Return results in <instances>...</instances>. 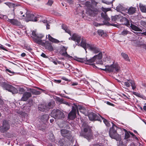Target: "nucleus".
Returning <instances> with one entry per match:
<instances>
[{"label": "nucleus", "mask_w": 146, "mask_h": 146, "mask_svg": "<svg viewBox=\"0 0 146 146\" xmlns=\"http://www.w3.org/2000/svg\"><path fill=\"white\" fill-rule=\"evenodd\" d=\"M81 39V37L79 35L76 34H74L71 38L72 40L75 41L77 42L76 43V44L78 46L80 45L86 51V50L87 48V45H89L90 44L87 43L86 40L83 38H81V42L80 43L79 42L80 41Z\"/></svg>", "instance_id": "1"}, {"label": "nucleus", "mask_w": 146, "mask_h": 146, "mask_svg": "<svg viewBox=\"0 0 146 146\" xmlns=\"http://www.w3.org/2000/svg\"><path fill=\"white\" fill-rule=\"evenodd\" d=\"M123 15L125 16V14H123L121 13L118 15H116L112 17V20L113 21H120L121 22H123L124 24H125L127 26L130 25V23L128 20L123 16Z\"/></svg>", "instance_id": "2"}, {"label": "nucleus", "mask_w": 146, "mask_h": 146, "mask_svg": "<svg viewBox=\"0 0 146 146\" xmlns=\"http://www.w3.org/2000/svg\"><path fill=\"white\" fill-rule=\"evenodd\" d=\"M51 116L55 119H62L65 117L64 113L58 109L53 110L51 113Z\"/></svg>", "instance_id": "3"}, {"label": "nucleus", "mask_w": 146, "mask_h": 146, "mask_svg": "<svg viewBox=\"0 0 146 146\" xmlns=\"http://www.w3.org/2000/svg\"><path fill=\"white\" fill-rule=\"evenodd\" d=\"M101 69L110 72H118L120 69V67L117 64H113L110 66H106L105 68H100Z\"/></svg>", "instance_id": "4"}, {"label": "nucleus", "mask_w": 146, "mask_h": 146, "mask_svg": "<svg viewBox=\"0 0 146 146\" xmlns=\"http://www.w3.org/2000/svg\"><path fill=\"white\" fill-rule=\"evenodd\" d=\"M25 15H25H23L22 16L23 17H26V21L27 22L29 21L36 22L38 20V19L40 17H37L35 15L30 13L27 11L26 12Z\"/></svg>", "instance_id": "5"}, {"label": "nucleus", "mask_w": 146, "mask_h": 146, "mask_svg": "<svg viewBox=\"0 0 146 146\" xmlns=\"http://www.w3.org/2000/svg\"><path fill=\"white\" fill-rule=\"evenodd\" d=\"M32 36L35 42L39 44H42L44 42L41 39L44 36L42 34L36 35V32L35 31H32Z\"/></svg>", "instance_id": "6"}, {"label": "nucleus", "mask_w": 146, "mask_h": 146, "mask_svg": "<svg viewBox=\"0 0 146 146\" xmlns=\"http://www.w3.org/2000/svg\"><path fill=\"white\" fill-rule=\"evenodd\" d=\"M85 5L87 8V11L88 12L90 15H93L96 14L98 12V11L96 9H94L92 6L91 5L90 2L89 1L86 2L85 3Z\"/></svg>", "instance_id": "7"}, {"label": "nucleus", "mask_w": 146, "mask_h": 146, "mask_svg": "<svg viewBox=\"0 0 146 146\" xmlns=\"http://www.w3.org/2000/svg\"><path fill=\"white\" fill-rule=\"evenodd\" d=\"M61 134L62 136L66 137L70 141L71 143H72L73 137L71 136L70 132L65 129H62L61 130Z\"/></svg>", "instance_id": "8"}, {"label": "nucleus", "mask_w": 146, "mask_h": 146, "mask_svg": "<svg viewBox=\"0 0 146 146\" xmlns=\"http://www.w3.org/2000/svg\"><path fill=\"white\" fill-rule=\"evenodd\" d=\"M88 117L90 120L91 121H100V120L101 116L99 114H96L93 112H91L89 114Z\"/></svg>", "instance_id": "9"}, {"label": "nucleus", "mask_w": 146, "mask_h": 146, "mask_svg": "<svg viewBox=\"0 0 146 146\" xmlns=\"http://www.w3.org/2000/svg\"><path fill=\"white\" fill-rule=\"evenodd\" d=\"M4 87L6 90L12 92L13 94H16L18 93V91L17 89L10 85L5 84Z\"/></svg>", "instance_id": "10"}, {"label": "nucleus", "mask_w": 146, "mask_h": 146, "mask_svg": "<svg viewBox=\"0 0 146 146\" xmlns=\"http://www.w3.org/2000/svg\"><path fill=\"white\" fill-rule=\"evenodd\" d=\"M9 128L10 125L8 122L4 120L3 121V125L0 126V131L4 133L8 130Z\"/></svg>", "instance_id": "11"}, {"label": "nucleus", "mask_w": 146, "mask_h": 146, "mask_svg": "<svg viewBox=\"0 0 146 146\" xmlns=\"http://www.w3.org/2000/svg\"><path fill=\"white\" fill-rule=\"evenodd\" d=\"M91 51L94 53H97L100 52V50L96 46L93 44L87 45V48Z\"/></svg>", "instance_id": "12"}, {"label": "nucleus", "mask_w": 146, "mask_h": 146, "mask_svg": "<svg viewBox=\"0 0 146 146\" xmlns=\"http://www.w3.org/2000/svg\"><path fill=\"white\" fill-rule=\"evenodd\" d=\"M72 108H74V110H76V111L78 112V115H79L78 112V110H79L80 112H82V110H85V109L83 107H82L81 106L77 105L75 104H74L72 106Z\"/></svg>", "instance_id": "13"}, {"label": "nucleus", "mask_w": 146, "mask_h": 146, "mask_svg": "<svg viewBox=\"0 0 146 146\" xmlns=\"http://www.w3.org/2000/svg\"><path fill=\"white\" fill-rule=\"evenodd\" d=\"M117 127L115 125H113L112 127L110 129L109 131V135L110 137L111 138H114L115 137L113 136V135L114 133H117L116 130Z\"/></svg>", "instance_id": "14"}, {"label": "nucleus", "mask_w": 146, "mask_h": 146, "mask_svg": "<svg viewBox=\"0 0 146 146\" xmlns=\"http://www.w3.org/2000/svg\"><path fill=\"white\" fill-rule=\"evenodd\" d=\"M76 111L74 108H72V110L68 114V118L70 119H73L76 117Z\"/></svg>", "instance_id": "15"}, {"label": "nucleus", "mask_w": 146, "mask_h": 146, "mask_svg": "<svg viewBox=\"0 0 146 146\" xmlns=\"http://www.w3.org/2000/svg\"><path fill=\"white\" fill-rule=\"evenodd\" d=\"M7 21L13 25L19 26L21 25L20 22L16 19H8Z\"/></svg>", "instance_id": "16"}, {"label": "nucleus", "mask_w": 146, "mask_h": 146, "mask_svg": "<svg viewBox=\"0 0 146 146\" xmlns=\"http://www.w3.org/2000/svg\"><path fill=\"white\" fill-rule=\"evenodd\" d=\"M31 96L30 92H25L21 98V100L23 101H26Z\"/></svg>", "instance_id": "17"}, {"label": "nucleus", "mask_w": 146, "mask_h": 146, "mask_svg": "<svg viewBox=\"0 0 146 146\" xmlns=\"http://www.w3.org/2000/svg\"><path fill=\"white\" fill-rule=\"evenodd\" d=\"M102 11L104 13H101V16L106 20L108 21L110 20V19L108 17L106 13V12L108 10H107V9L103 8Z\"/></svg>", "instance_id": "18"}, {"label": "nucleus", "mask_w": 146, "mask_h": 146, "mask_svg": "<svg viewBox=\"0 0 146 146\" xmlns=\"http://www.w3.org/2000/svg\"><path fill=\"white\" fill-rule=\"evenodd\" d=\"M136 10V8L134 7H131L127 9V13L129 15H132L135 12Z\"/></svg>", "instance_id": "19"}, {"label": "nucleus", "mask_w": 146, "mask_h": 146, "mask_svg": "<svg viewBox=\"0 0 146 146\" xmlns=\"http://www.w3.org/2000/svg\"><path fill=\"white\" fill-rule=\"evenodd\" d=\"M67 48L62 46L60 48V53L61 55L63 56H65V54H67L66 50Z\"/></svg>", "instance_id": "20"}, {"label": "nucleus", "mask_w": 146, "mask_h": 146, "mask_svg": "<svg viewBox=\"0 0 146 146\" xmlns=\"http://www.w3.org/2000/svg\"><path fill=\"white\" fill-rule=\"evenodd\" d=\"M48 40L53 42L57 43L60 42L58 40L52 37L50 35H48Z\"/></svg>", "instance_id": "21"}, {"label": "nucleus", "mask_w": 146, "mask_h": 146, "mask_svg": "<svg viewBox=\"0 0 146 146\" xmlns=\"http://www.w3.org/2000/svg\"><path fill=\"white\" fill-rule=\"evenodd\" d=\"M139 7L141 12L143 13H146V6L145 5L141 3H140Z\"/></svg>", "instance_id": "22"}, {"label": "nucleus", "mask_w": 146, "mask_h": 146, "mask_svg": "<svg viewBox=\"0 0 146 146\" xmlns=\"http://www.w3.org/2000/svg\"><path fill=\"white\" fill-rule=\"evenodd\" d=\"M54 102L53 101L49 102L47 105H46V110H48L49 109L52 108L54 106Z\"/></svg>", "instance_id": "23"}, {"label": "nucleus", "mask_w": 146, "mask_h": 146, "mask_svg": "<svg viewBox=\"0 0 146 146\" xmlns=\"http://www.w3.org/2000/svg\"><path fill=\"white\" fill-rule=\"evenodd\" d=\"M130 27L133 30L135 31H142V30L133 24H131Z\"/></svg>", "instance_id": "24"}, {"label": "nucleus", "mask_w": 146, "mask_h": 146, "mask_svg": "<svg viewBox=\"0 0 146 146\" xmlns=\"http://www.w3.org/2000/svg\"><path fill=\"white\" fill-rule=\"evenodd\" d=\"M83 136L84 138L89 140L92 138V134L90 132H89L88 133H85L83 135Z\"/></svg>", "instance_id": "25"}, {"label": "nucleus", "mask_w": 146, "mask_h": 146, "mask_svg": "<svg viewBox=\"0 0 146 146\" xmlns=\"http://www.w3.org/2000/svg\"><path fill=\"white\" fill-rule=\"evenodd\" d=\"M46 105L44 104L39 105L38 106V109L41 111H44L45 110H46Z\"/></svg>", "instance_id": "26"}, {"label": "nucleus", "mask_w": 146, "mask_h": 146, "mask_svg": "<svg viewBox=\"0 0 146 146\" xmlns=\"http://www.w3.org/2000/svg\"><path fill=\"white\" fill-rule=\"evenodd\" d=\"M48 119V115H42L41 118V120L43 122H46Z\"/></svg>", "instance_id": "27"}, {"label": "nucleus", "mask_w": 146, "mask_h": 146, "mask_svg": "<svg viewBox=\"0 0 146 146\" xmlns=\"http://www.w3.org/2000/svg\"><path fill=\"white\" fill-rule=\"evenodd\" d=\"M96 59L94 56L92 58L89 60H86L85 63L86 64H90L91 63L94 62Z\"/></svg>", "instance_id": "28"}, {"label": "nucleus", "mask_w": 146, "mask_h": 146, "mask_svg": "<svg viewBox=\"0 0 146 146\" xmlns=\"http://www.w3.org/2000/svg\"><path fill=\"white\" fill-rule=\"evenodd\" d=\"M82 127L84 128V131L85 132H87L89 129L88 126L85 123H84L82 125Z\"/></svg>", "instance_id": "29"}, {"label": "nucleus", "mask_w": 146, "mask_h": 146, "mask_svg": "<svg viewBox=\"0 0 146 146\" xmlns=\"http://www.w3.org/2000/svg\"><path fill=\"white\" fill-rule=\"evenodd\" d=\"M113 135L114 138H112L116 140L117 141H120L121 140L120 136L117 133H114Z\"/></svg>", "instance_id": "30"}, {"label": "nucleus", "mask_w": 146, "mask_h": 146, "mask_svg": "<svg viewBox=\"0 0 146 146\" xmlns=\"http://www.w3.org/2000/svg\"><path fill=\"white\" fill-rule=\"evenodd\" d=\"M121 55L123 58L126 60L128 61H130V59H129V57L127 54L124 53L122 52L121 53Z\"/></svg>", "instance_id": "31"}, {"label": "nucleus", "mask_w": 146, "mask_h": 146, "mask_svg": "<svg viewBox=\"0 0 146 146\" xmlns=\"http://www.w3.org/2000/svg\"><path fill=\"white\" fill-rule=\"evenodd\" d=\"M5 3L10 8H14L15 7L17 6V5L15 4L10 3V2H6Z\"/></svg>", "instance_id": "32"}, {"label": "nucleus", "mask_w": 146, "mask_h": 146, "mask_svg": "<svg viewBox=\"0 0 146 146\" xmlns=\"http://www.w3.org/2000/svg\"><path fill=\"white\" fill-rule=\"evenodd\" d=\"M58 101L61 103L64 104L69 106H70V104H69L67 102L64 101L63 99L58 98Z\"/></svg>", "instance_id": "33"}, {"label": "nucleus", "mask_w": 146, "mask_h": 146, "mask_svg": "<svg viewBox=\"0 0 146 146\" xmlns=\"http://www.w3.org/2000/svg\"><path fill=\"white\" fill-rule=\"evenodd\" d=\"M46 48L50 51H52L53 50V48L51 44L50 43L47 44L46 45Z\"/></svg>", "instance_id": "34"}, {"label": "nucleus", "mask_w": 146, "mask_h": 146, "mask_svg": "<svg viewBox=\"0 0 146 146\" xmlns=\"http://www.w3.org/2000/svg\"><path fill=\"white\" fill-rule=\"evenodd\" d=\"M128 81L131 84L132 89L133 90L135 89L136 88V86L134 82L131 80H128Z\"/></svg>", "instance_id": "35"}, {"label": "nucleus", "mask_w": 146, "mask_h": 146, "mask_svg": "<svg viewBox=\"0 0 146 146\" xmlns=\"http://www.w3.org/2000/svg\"><path fill=\"white\" fill-rule=\"evenodd\" d=\"M94 57L96 59V58L98 59H101L102 57V54L101 52H99L98 54L94 56Z\"/></svg>", "instance_id": "36"}, {"label": "nucleus", "mask_w": 146, "mask_h": 146, "mask_svg": "<svg viewBox=\"0 0 146 146\" xmlns=\"http://www.w3.org/2000/svg\"><path fill=\"white\" fill-rule=\"evenodd\" d=\"M128 80H127V82H122L121 83V84L124 86H125L127 87H129L130 86V84L129 81H128Z\"/></svg>", "instance_id": "37"}, {"label": "nucleus", "mask_w": 146, "mask_h": 146, "mask_svg": "<svg viewBox=\"0 0 146 146\" xmlns=\"http://www.w3.org/2000/svg\"><path fill=\"white\" fill-rule=\"evenodd\" d=\"M65 141L63 139H60L59 140L58 143L61 146H63L65 143Z\"/></svg>", "instance_id": "38"}, {"label": "nucleus", "mask_w": 146, "mask_h": 146, "mask_svg": "<svg viewBox=\"0 0 146 146\" xmlns=\"http://www.w3.org/2000/svg\"><path fill=\"white\" fill-rule=\"evenodd\" d=\"M62 28L65 31V32L70 35L71 33L70 31L68 29L66 26L64 25H62Z\"/></svg>", "instance_id": "39"}, {"label": "nucleus", "mask_w": 146, "mask_h": 146, "mask_svg": "<svg viewBox=\"0 0 146 146\" xmlns=\"http://www.w3.org/2000/svg\"><path fill=\"white\" fill-rule=\"evenodd\" d=\"M117 11H119L123 9L124 8L123 6L119 4L116 7Z\"/></svg>", "instance_id": "40"}, {"label": "nucleus", "mask_w": 146, "mask_h": 146, "mask_svg": "<svg viewBox=\"0 0 146 146\" xmlns=\"http://www.w3.org/2000/svg\"><path fill=\"white\" fill-rule=\"evenodd\" d=\"M31 92L35 94H40V92L38 91H37L35 90L32 89L31 90Z\"/></svg>", "instance_id": "41"}, {"label": "nucleus", "mask_w": 146, "mask_h": 146, "mask_svg": "<svg viewBox=\"0 0 146 146\" xmlns=\"http://www.w3.org/2000/svg\"><path fill=\"white\" fill-rule=\"evenodd\" d=\"M125 131V139H127L129 137L130 135L128 132L126 130L124 129Z\"/></svg>", "instance_id": "42"}, {"label": "nucleus", "mask_w": 146, "mask_h": 146, "mask_svg": "<svg viewBox=\"0 0 146 146\" xmlns=\"http://www.w3.org/2000/svg\"><path fill=\"white\" fill-rule=\"evenodd\" d=\"M111 59V58L110 57L106 56L105 57H104V61L105 62L108 63L110 62V60Z\"/></svg>", "instance_id": "43"}, {"label": "nucleus", "mask_w": 146, "mask_h": 146, "mask_svg": "<svg viewBox=\"0 0 146 146\" xmlns=\"http://www.w3.org/2000/svg\"><path fill=\"white\" fill-rule=\"evenodd\" d=\"M101 118H102V119H103V121L104 123H105V124H106V125L108 126H109L110 125V124L109 123L108 121L106 119H104V118H103L102 117H101Z\"/></svg>", "instance_id": "44"}, {"label": "nucleus", "mask_w": 146, "mask_h": 146, "mask_svg": "<svg viewBox=\"0 0 146 146\" xmlns=\"http://www.w3.org/2000/svg\"><path fill=\"white\" fill-rule=\"evenodd\" d=\"M43 22L44 23H46V29H49L50 28L49 27L50 25H49V22H47V21L45 20H44L43 21Z\"/></svg>", "instance_id": "45"}, {"label": "nucleus", "mask_w": 146, "mask_h": 146, "mask_svg": "<svg viewBox=\"0 0 146 146\" xmlns=\"http://www.w3.org/2000/svg\"><path fill=\"white\" fill-rule=\"evenodd\" d=\"M98 34L101 36H102L104 33L103 31L101 30H98Z\"/></svg>", "instance_id": "46"}, {"label": "nucleus", "mask_w": 146, "mask_h": 146, "mask_svg": "<svg viewBox=\"0 0 146 146\" xmlns=\"http://www.w3.org/2000/svg\"><path fill=\"white\" fill-rule=\"evenodd\" d=\"M19 93L21 94H22L25 92L24 89L22 88H19Z\"/></svg>", "instance_id": "47"}, {"label": "nucleus", "mask_w": 146, "mask_h": 146, "mask_svg": "<svg viewBox=\"0 0 146 146\" xmlns=\"http://www.w3.org/2000/svg\"><path fill=\"white\" fill-rule=\"evenodd\" d=\"M50 139L52 141H54L55 140V138L53 134L52 133H51L50 134Z\"/></svg>", "instance_id": "48"}, {"label": "nucleus", "mask_w": 146, "mask_h": 146, "mask_svg": "<svg viewBox=\"0 0 146 146\" xmlns=\"http://www.w3.org/2000/svg\"><path fill=\"white\" fill-rule=\"evenodd\" d=\"M141 24L144 27H146V21H141L140 22Z\"/></svg>", "instance_id": "49"}, {"label": "nucleus", "mask_w": 146, "mask_h": 146, "mask_svg": "<svg viewBox=\"0 0 146 146\" xmlns=\"http://www.w3.org/2000/svg\"><path fill=\"white\" fill-rule=\"evenodd\" d=\"M128 33V31H123L121 32V34L122 35H126Z\"/></svg>", "instance_id": "50"}, {"label": "nucleus", "mask_w": 146, "mask_h": 146, "mask_svg": "<svg viewBox=\"0 0 146 146\" xmlns=\"http://www.w3.org/2000/svg\"><path fill=\"white\" fill-rule=\"evenodd\" d=\"M133 94L134 95H136V96L139 97H141V95L140 94L136 92H133Z\"/></svg>", "instance_id": "51"}, {"label": "nucleus", "mask_w": 146, "mask_h": 146, "mask_svg": "<svg viewBox=\"0 0 146 146\" xmlns=\"http://www.w3.org/2000/svg\"><path fill=\"white\" fill-rule=\"evenodd\" d=\"M53 1L51 0H49L47 3L48 5L51 6L52 4Z\"/></svg>", "instance_id": "52"}, {"label": "nucleus", "mask_w": 146, "mask_h": 146, "mask_svg": "<svg viewBox=\"0 0 146 146\" xmlns=\"http://www.w3.org/2000/svg\"><path fill=\"white\" fill-rule=\"evenodd\" d=\"M0 18L3 19H7V21L8 20V18L7 16L6 15H2L1 16V17H0Z\"/></svg>", "instance_id": "53"}, {"label": "nucleus", "mask_w": 146, "mask_h": 146, "mask_svg": "<svg viewBox=\"0 0 146 146\" xmlns=\"http://www.w3.org/2000/svg\"><path fill=\"white\" fill-rule=\"evenodd\" d=\"M93 25L96 27L98 26H100L101 25V24H98L97 23H93Z\"/></svg>", "instance_id": "54"}, {"label": "nucleus", "mask_w": 146, "mask_h": 146, "mask_svg": "<svg viewBox=\"0 0 146 146\" xmlns=\"http://www.w3.org/2000/svg\"><path fill=\"white\" fill-rule=\"evenodd\" d=\"M78 61L80 62H85V61H86V60H85L84 59H79Z\"/></svg>", "instance_id": "55"}, {"label": "nucleus", "mask_w": 146, "mask_h": 146, "mask_svg": "<svg viewBox=\"0 0 146 146\" xmlns=\"http://www.w3.org/2000/svg\"><path fill=\"white\" fill-rule=\"evenodd\" d=\"M0 48L4 50H6V49L2 45H0Z\"/></svg>", "instance_id": "56"}, {"label": "nucleus", "mask_w": 146, "mask_h": 146, "mask_svg": "<svg viewBox=\"0 0 146 146\" xmlns=\"http://www.w3.org/2000/svg\"><path fill=\"white\" fill-rule=\"evenodd\" d=\"M92 146H103L101 144H96L93 145Z\"/></svg>", "instance_id": "57"}, {"label": "nucleus", "mask_w": 146, "mask_h": 146, "mask_svg": "<svg viewBox=\"0 0 146 146\" xmlns=\"http://www.w3.org/2000/svg\"><path fill=\"white\" fill-rule=\"evenodd\" d=\"M6 71L9 72V73H13V72H11V70H9V69H6Z\"/></svg>", "instance_id": "58"}, {"label": "nucleus", "mask_w": 146, "mask_h": 146, "mask_svg": "<svg viewBox=\"0 0 146 146\" xmlns=\"http://www.w3.org/2000/svg\"><path fill=\"white\" fill-rule=\"evenodd\" d=\"M65 56H66V57H68V58H70L72 57L70 55H68L67 53V54H65Z\"/></svg>", "instance_id": "59"}, {"label": "nucleus", "mask_w": 146, "mask_h": 146, "mask_svg": "<svg viewBox=\"0 0 146 146\" xmlns=\"http://www.w3.org/2000/svg\"><path fill=\"white\" fill-rule=\"evenodd\" d=\"M41 56L44 58H46V56L44 53H42L41 55Z\"/></svg>", "instance_id": "60"}, {"label": "nucleus", "mask_w": 146, "mask_h": 146, "mask_svg": "<svg viewBox=\"0 0 146 146\" xmlns=\"http://www.w3.org/2000/svg\"><path fill=\"white\" fill-rule=\"evenodd\" d=\"M78 84V83L77 82H75V83H73L72 84V86H75V85H77Z\"/></svg>", "instance_id": "61"}, {"label": "nucleus", "mask_w": 146, "mask_h": 146, "mask_svg": "<svg viewBox=\"0 0 146 146\" xmlns=\"http://www.w3.org/2000/svg\"><path fill=\"white\" fill-rule=\"evenodd\" d=\"M26 55V54L24 53H23L21 54V56L22 57H24Z\"/></svg>", "instance_id": "62"}, {"label": "nucleus", "mask_w": 146, "mask_h": 146, "mask_svg": "<svg viewBox=\"0 0 146 146\" xmlns=\"http://www.w3.org/2000/svg\"><path fill=\"white\" fill-rule=\"evenodd\" d=\"M54 121V120L53 119H52L50 120V122L51 123H52Z\"/></svg>", "instance_id": "63"}, {"label": "nucleus", "mask_w": 146, "mask_h": 146, "mask_svg": "<svg viewBox=\"0 0 146 146\" xmlns=\"http://www.w3.org/2000/svg\"><path fill=\"white\" fill-rule=\"evenodd\" d=\"M143 109L144 110L146 111V106H144L143 107Z\"/></svg>", "instance_id": "64"}]
</instances>
